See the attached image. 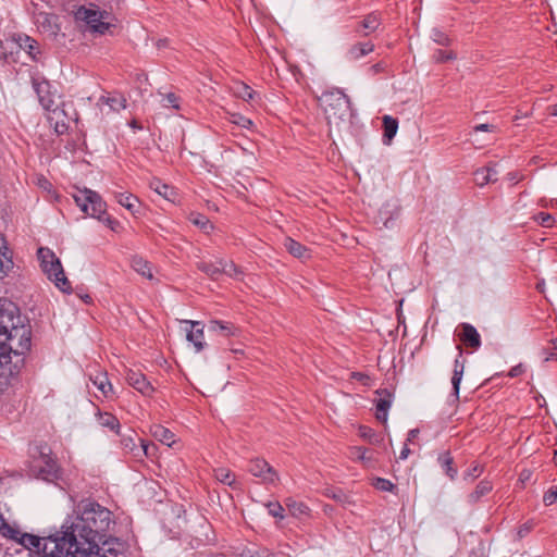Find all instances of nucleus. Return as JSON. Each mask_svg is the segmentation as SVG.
I'll return each instance as SVG.
<instances>
[{"mask_svg":"<svg viewBox=\"0 0 557 557\" xmlns=\"http://www.w3.org/2000/svg\"><path fill=\"white\" fill-rule=\"evenodd\" d=\"M161 102H162L163 107H166V108H174V109L180 108L178 98L173 92H169V94L162 96Z\"/></svg>","mask_w":557,"mask_h":557,"instance_id":"3c124183","label":"nucleus"},{"mask_svg":"<svg viewBox=\"0 0 557 557\" xmlns=\"http://www.w3.org/2000/svg\"><path fill=\"white\" fill-rule=\"evenodd\" d=\"M432 39L434 40V42H436L437 45H441V46H449L450 45L449 37L444 32H442L441 29H437V28H434L432 30Z\"/></svg>","mask_w":557,"mask_h":557,"instance_id":"49530a36","label":"nucleus"},{"mask_svg":"<svg viewBox=\"0 0 557 557\" xmlns=\"http://www.w3.org/2000/svg\"><path fill=\"white\" fill-rule=\"evenodd\" d=\"M360 437L369 441L371 444H380L383 441V437L376 435L375 432L369 426H360L359 428Z\"/></svg>","mask_w":557,"mask_h":557,"instance_id":"79ce46f5","label":"nucleus"},{"mask_svg":"<svg viewBox=\"0 0 557 557\" xmlns=\"http://www.w3.org/2000/svg\"><path fill=\"white\" fill-rule=\"evenodd\" d=\"M197 268L206 273L208 276H210L211 278H215L218 275L221 274V267L219 264V261L216 262H206V261H201V262H198L197 263Z\"/></svg>","mask_w":557,"mask_h":557,"instance_id":"f704fd0d","label":"nucleus"},{"mask_svg":"<svg viewBox=\"0 0 557 557\" xmlns=\"http://www.w3.org/2000/svg\"><path fill=\"white\" fill-rule=\"evenodd\" d=\"M190 221L195 225L199 226L200 228H202L205 231H207L208 228L212 227L209 219L207 216H205V215H201V214H196V215L191 214L190 215Z\"/></svg>","mask_w":557,"mask_h":557,"instance_id":"de8ad7c7","label":"nucleus"},{"mask_svg":"<svg viewBox=\"0 0 557 557\" xmlns=\"http://www.w3.org/2000/svg\"><path fill=\"white\" fill-rule=\"evenodd\" d=\"M96 416L97 421L101 426L107 428L116 434L120 432V421L115 416L110 412H101L100 410H98Z\"/></svg>","mask_w":557,"mask_h":557,"instance_id":"4be33fe9","label":"nucleus"},{"mask_svg":"<svg viewBox=\"0 0 557 557\" xmlns=\"http://www.w3.org/2000/svg\"><path fill=\"white\" fill-rule=\"evenodd\" d=\"M89 380L103 397L109 398L113 395V386L106 372L96 369L94 372L89 373Z\"/></svg>","mask_w":557,"mask_h":557,"instance_id":"4468645a","label":"nucleus"},{"mask_svg":"<svg viewBox=\"0 0 557 557\" xmlns=\"http://www.w3.org/2000/svg\"><path fill=\"white\" fill-rule=\"evenodd\" d=\"M221 274L224 273L232 277H238L242 273L233 261L219 260Z\"/></svg>","mask_w":557,"mask_h":557,"instance_id":"a19ab883","label":"nucleus"},{"mask_svg":"<svg viewBox=\"0 0 557 557\" xmlns=\"http://www.w3.org/2000/svg\"><path fill=\"white\" fill-rule=\"evenodd\" d=\"M116 201L129 211L134 210L135 203L138 202L137 197L132 194L117 193L115 195Z\"/></svg>","mask_w":557,"mask_h":557,"instance_id":"e433bc0d","label":"nucleus"},{"mask_svg":"<svg viewBox=\"0 0 557 557\" xmlns=\"http://www.w3.org/2000/svg\"><path fill=\"white\" fill-rule=\"evenodd\" d=\"M248 471L265 484H275L278 481L277 472L264 459L251 460Z\"/></svg>","mask_w":557,"mask_h":557,"instance_id":"9d476101","label":"nucleus"},{"mask_svg":"<svg viewBox=\"0 0 557 557\" xmlns=\"http://www.w3.org/2000/svg\"><path fill=\"white\" fill-rule=\"evenodd\" d=\"M492 491V484L488 481H481L475 490L469 495L471 503H476L482 496L486 495Z\"/></svg>","mask_w":557,"mask_h":557,"instance_id":"c9c22d12","label":"nucleus"},{"mask_svg":"<svg viewBox=\"0 0 557 557\" xmlns=\"http://www.w3.org/2000/svg\"><path fill=\"white\" fill-rule=\"evenodd\" d=\"M184 323L190 326V330L187 331L186 335L187 341L194 345L196 352H200L206 345L203 342L205 334L201 322L185 320Z\"/></svg>","mask_w":557,"mask_h":557,"instance_id":"f8f14e48","label":"nucleus"},{"mask_svg":"<svg viewBox=\"0 0 557 557\" xmlns=\"http://www.w3.org/2000/svg\"><path fill=\"white\" fill-rule=\"evenodd\" d=\"M149 185L151 189H153L157 194L166 199H169L170 196L172 195L171 187L168 186L166 184H163L160 180L153 178Z\"/></svg>","mask_w":557,"mask_h":557,"instance_id":"ea45409f","label":"nucleus"},{"mask_svg":"<svg viewBox=\"0 0 557 557\" xmlns=\"http://www.w3.org/2000/svg\"><path fill=\"white\" fill-rule=\"evenodd\" d=\"M432 58L435 62L441 63V62H445V61H449V60H455L456 53L451 50L437 49L434 51Z\"/></svg>","mask_w":557,"mask_h":557,"instance_id":"c03bdc74","label":"nucleus"},{"mask_svg":"<svg viewBox=\"0 0 557 557\" xmlns=\"http://www.w3.org/2000/svg\"><path fill=\"white\" fill-rule=\"evenodd\" d=\"M14 262L12 259V252L7 246L5 238L0 232V280L9 275L13 270Z\"/></svg>","mask_w":557,"mask_h":557,"instance_id":"2eb2a0df","label":"nucleus"},{"mask_svg":"<svg viewBox=\"0 0 557 557\" xmlns=\"http://www.w3.org/2000/svg\"><path fill=\"white\" fill-rule=\"evenodd\" d=\"M285 505L292 516L296 518H302L309 516L310 509L302 502H297L293 498H287Z\"/></svg>","mask_w":557,"mask_h":557,"instance_id":"a878e982","label":"nucleus"},{"mask_svg":"<svg viewBox=\"0 0 557 557\" xmlns=\"http://www.w3.org/2000/svg\"><path fill=\"white\" fill-rule=\"evenodd\" d=\"M321 104L331 123L344 121L350 112V100L341 89L326 90L320 97Z\"/></svg>","mask_w":557,"mask_h":557,"instance_id":"39448f33","label":"nucleus"},{"mask_svg":"<svg viewBox=\"0 0 557 557\" xmlns=\"http://www.w3.org/2000/svg\"><path fill=\"white\" fill-rule=\"evenodd\" d=\"M457 349L459 350V354H458V358L454 362V371H453V376H451L453 395L456 400L459 398L460 383H461L463 370H465V363L460 359L462 356V349L460 346H457Z\"/></svg>","mask_w":557,"mask_h":557,"instance_id":"aec40b11","label":"nucleus"},{"mask_svg":"<svg viewBox=\"0 0 557 557\" xmlns=\"http://www.w3.org/2000/svg\"><path fill=\"white\" fill-rule=\"evenodd\" d=\"M18 45L22 49H24L34 60L36 59V54L39 53L38 51V42L28 37H20L18 38Z\"/></svg>","mask_w":557,"mask_h":557,"instance_id":"2f4dec72","label":"nucleus"},{"mask_svg":"<svg viewBox=\"0 0 557 557\" xmlns=\"http://www.w3.org/2000/svg\"><path fill=\"white\" fill-rule=\"evenodd\" d=\"M126 381L132 387L144 395H148L153 389L151 384L147 381L146 376L143 373L134 370H128L126 372Z\"/></svg>","mask_w":557,"mask_h":557,"instance_id":"6ab92c4d","label":"nucleus"},{"mask_svg":"<svg viewBox=\"0 0 557 557\" xmlns=\"http://www.w3.org/2000/svg\"><path fill=\"white\" fill-rule=\"evenodd\" d=\"M40 17H42V18H44V22H47V23H49V24L51 23V20H52V18H55V16H54V15H49V14H40Z\"/></svg>","mask_w":557,"mask_h":557,"instance_id":"69168bd1","label":"nucleus"},{"mask_svg":"<svg viewBox=\"0 0 557 557\" xmlns=\"http://www.w3.org/2000/svg\"><path fill=\"white\" fill-rule=\"evenodd\" d=\"M62 535H54V536H48V537H38L33 534L23 533L18 529V534L15 537H10V541H13L23 547L27 548L30 553V557H34L37 554L44 555V547L45 543L48 540H61Z\"/></svg>","mask_w":557,"mask_h":557,"instance_id":"1a4fd4ad","label":"nucleus"},{"mask_svg":"<svg viewBox=\"0 0 557 557\" xmlns=\"http://www.w3.org/2000/svg\"><path fill=\"white\" fill-rule=\"evenodd\" d=\"M235 95L245 101H251L257 96L256 91L246 84H239L235 88Z\"/></svg>","mask_w":557,"mask_h":557,"instance_id":"58836bf2","label":"nucleus"},{"mask_svg":"<svg viewBox=\"0 0 557 557\" xmlns=\"http://www.w3.org/2000/svg\"><path fill=\"white\" fill-rule=\"evenodd\" d=\"M524 372V367L522 364H517L512 367L508 373L510 377H516L521 375Z\"/></svg>","mask_w":557,"mask_h":557,"instance_id":"5fc2aeb1","label":"nucleus"},{"mask_svg":"<svg viewBox=\"0 0 557 557\" xmlns=\"http://www.w3.org/2000/svg\"><path fill=\"white\" fill-rule=\"evenodd\" d=\"M374 486L383 492H393L396 488L395 484L383 478H377L374 482Z\"/></svg>","mask_w":557,"mask_h":557,"instance_id":"8fccbe9b","label":"nucleus"},{"mask_svg":"<svg viewBox=\"0 0 557 557\" xmlns=\"http://www.w3.org/2000/svg\"><path fill=\"white\" fill-rule=\"evenodd\" d=\"M131 264H132V268L134 269V271H136L137 273L141 274L143 276H145L149 280H152L153 275L151 272V267L147 260H145L141 257L136 256V257H133Z\"/></svg>","mask_w":557,"mask_h":557,"instance_id":"cd10ccee","label":"nucleus"},{"mask_svg":"<svg viewBox=\"0 0 557 557\" xmlns=\"http://www.w3.org/2000/svg\"><path fill=\"white\" fill-rule=\"evenodd\" d=\"M350 457L361 461L366 466H371L374 461L373 455L367 448L360 446L350 448Z\"/></svg>","mask_w":557,"mask_h":557,"instance_id":"c756f323","label":"nucleus"},{"mask_svg":"<svg viewBox=\"0 0 557 557\" xmlns=\"http://www.w3.org/2000/svg\"><path fill=\"white\" fill-rule=\"evenodd\" d=\"M71 557H110L113 555L112 549L107 552L98 546V542H72L71 540L64 541Z\"/></svg>","mask_w":557,"mask_h":557,"instance_id":"6e6552de","label":"nucleus"},{"mask_svg":"<svg viewBox=\"0 0 557 557\" xmlns=\"http://www.w3.org/2000/svg\"><path fill=\"white\" fill-rule=\"evenodd\" d=\"M40 268L47 277L62 292L72 290L71 283L65 276L62 263L55 253L46 247H40L37 251Z\"/></svg>","mask_w":557,"mask_h":557,"instance_id":"20e7f679","label":"nucleus"},{"mask_svg":"<svg viewBox=\"0 0 557 557\" xmlns=\"http://www.w3.org/2000/svg\"><path fill=\"white\" fill-rule=\"evenodd\" d=\"M152 436L164 445L171 447L175 443V435L163 425L156 424L151 426Z\"/></svg>","mask_w":557,"mask_h":557,"instance_id":"412c9836","label":"nucleus"},{"mask_svg":"<svg viewBox=\"0 0 557 557\" xmlns=\"http://www.w3.org/2000/svg\"><path fill=\"white\" fill-rule=\"evenodd\" d=\"M231 122L235 125H238V126H240L243 128H247V129H249L253 126V122L250 119H248L244 115L237 114V113H234L231 115Z\"/></svg>","mask_w":557,"mask_h":557,"instance_id":"a18cd8bd","label":"nucleus"},{"mask_svg":"<svg viewBox=\"0 0 557 557\" xmlns=\"http://www.w3.org/2000/svg\"><path fill=\"white\" fill-rule=\"evenodd\" d=\"M109 14L95 9L79 8L76 12V18L86 22V24L99 34L109 30L111 23L108 21Z\"/></svg>","mask_w":557,"mask_h":557,"instance_id":"0eeeda50","label":"nucleus"},{"mask_svg":"<svg viewBox=\"0 0 557 557\" xmlns=\"http://www.w3.org/2000/svg\"><path fill=\"white\" fill-rule=\"evenodd\" d=\"M481 472H482V468L476 465L465 475V479H467V478L474 479V478L479 476L481 474Z\"/></svg>","mask_w":557,"mask_h":557,"instance_id":"6e6d98bb","label":"nucleus"},{"mask_svg":"<svg viewBox=\"0 0 557 557\" xmlns=\"http://www.w3.org/2000/svg\"><path fill=\"white\" fill-rule=\"evenodd\" d=\"M376 394L379 395V398L375 399V417L379 421L385 424L387 422L388 409L393 403V395L387 389L377 391Z\"/></svg>","mask_w":557,"mask_h":557,"instance_id":"ddd939ff","label":"nucleus"},{"mask_svg":"<svg viewBox=\"0 0 557 557\" xmlns=\"http://www.w3.org/2000/svg\"><path fill=\"white\" fill-rule=\"evenodd\" d=\"M214 476L219 482H221L223 484H226L230 486H234L236 484L234 473L227 468L215 469Z\"/></svg>","mask_w":557,"mask_h":557,"instance_id":"72a5a7b5","label":"nucleus"},{"mask_svg":"<svg viewBox=\"0 0 557 557\" xmlns=\"http://www.w3.org/2000/svg\"><path fill=\"white\" fill-rule=\"evenodd\" d=\"M374 50V45L372 42H358L350 47L348 50V57L351 60H358Z\"/></svg>","mask_w":557,"mask_h":557,"instance_id":"b1692460","label":"nucleus"},{"mask_svg":"<svg viewBox=\"0 0 557 557\" xmlns=\"http://www.w3.org/2000/svg\"><path fill=\"white\" fill-rule=\"evenodd\" d=\"M379 26V16L374 13H371L362 20V22L360 23V27L357 30L362 32L363 35H369L370 33L374 32Z\"/></svg>","mask_w":557,"mask_h":557,"instance_id":"7c9ffc66","label":"nucleus"},{"mask_svg":"<svg viewBox=\"0 0 557 557\" xmlns=\"http://www.w3.org/2000/svg\"><path fill=\"white\" fill-rule=\"evenodd\" d=\"M99 101L108 104L112 111L116 112L126 108V99L122 96L101 97Z\"/></svg>","mask_w":557,"mask_h":557,"instance_id":"473e14b6","label":"nucleus"},{"mask_svg":"<svg viewBox=\"0 0 557 557\" xmlns=\"http://www.w3.org/2000/svg\"><path fill=\"white\" fill-rule=\"evenodd\" d=\"M496 178L488 176L487 166L479 169L474 172V182L478 186H484L491 182H495Z\"/></svg>","mask_w":557,"mask_h":557,"instance_id":"37998d69","label":"nucleus"},{"mask_svg":"<svg viewBox=\"0 0 557 557\" xmlns=\"http://www.w3.org/2000/svg\"><path fill=\"white\" fill-rule=\"evenodd\" d=\"M209 332L218 333L223 336H231L235 334V327L232 323L211 320L208 324Z\"/></svg>","mask_w":557,"mask_h":557,"instance_id":"bb28decb","label":"nucleus"},{"mask_svg":"<svg viewBox=\"0 0 557 557\" xmlns=\"http://www.w3.org/2000/svg\"><path fill=\"white\" fill-rule=\"evenodd\" d=\"M269 513L278 519L284 518V507L280 503H269L267 505Z\"/></svg>","mask_w":557,"mask_h":557,"instance_id":"603ef678","label":"nucleus"},{"mask_svg":"<svg viewBox=\"0 0 557 557\" xmlns=\"http://www.w3.org/2000/svg\"><path fill=\"white\" fill-rule=\"evenodd\" d=\"M461 332L459 333L460 341L473 349H478L481 346V336L476 329L469 323L460 324Z\"/></svg>","mask_w":557,"mask_h":557,"instance_id":"a211bd4d","label":"nucleus"},{"mask_svg":"<svg viewBox=\"0 0 557 557\" xmlns=\"http://www.w3.org/2000/svg\"><path fill=\"white\" fill-rule=\"evenodd\" d=\"M400 212V205L397 199L386 201L379 210V219L385 227H389L392 221H394Z\"/></svg>","mask_w":557,"mask_h":557,"instance_id":"f3484780","label":"nucleus"},{"mask_svg":"<svg viewBox=\"0 0 557 557\" xmlns=\"http://www.w3.org/2000/svg\"><path fill=\"white\" fill-rule=\"evenodd\" d=\"M487 171H488V176H490V177H494V178H496V180H497V174H498V173H497V171H496V169H495V166H494V165H488V166H487Z\"/></svg>","mask_w":557,"mask_h":557,"instance_id":"680f3d73","label":"nucleus"},{"mask_svg":"<svg viewBox=\"0 0 557 557\" xmlns=\"http://www.w3.org/2000/svg\"><path fill=\"white\" fill-rule=\"evenodd\" d=\"M30 326L18 307L0 298V391L10 386L24 364V355L30 349Z\"/></svg>","mask_w":557,"mask_h":557,"instance_id":"f257e3e1","label":"nucleus"},{"mask_svg":"<svg viewBox=\"0 0 557 557\" xmlns=\"http://www.w3.org/2000/svg\"><path fill=\"white\" fill-rule=\"evenodd\" d=\"M284 247L292 256H294L296 258L305 260L310 257L308 249L304 245L294 240L290 237H287L285 239Z\"/></svg>","mask_w":557,"mask_h":557,"instance_id":"5701e85b","label":"nucleus"},{"mask_svg":"<svg viewBox=\"0 0 557 557\" xmlns=\"http://www.w3.org/2000/svg\"><path fill=\"white\" fill-rule=\"evenodd\" d=\"M40 460L45 463L46 468L42 472L47 475H55L58 472V465L53 457L48 454L41 453Z\"/></svg>","mask_w":557,"mask_h":557,"instance_id":"4c0bfd02","label":"nucleus"},{"mask_svg":"<svg viewBox=\"0 0 557 557\" xmlns=\"http://www.w3.org/2000/svg\"><path fill=\"white\" fill-rule=\"evenodd\" d=\"M534 220L544 227H552L554 224V218L547 212H539Z\"/></svg>","mask_w":557,"mask_h":557,"instance_id":"09e8293b","label":"nucleus"},{"mask_svg":"<svg viewBox=\"0 0 557 557\" xmlns=\"http://www.w3.org/2000/svg\"><path fill=\"white\" fill-rule=\"evenodd\" d=\"M33 87L44 110L51 112L55 117L63 115V111L58 109L57 91L52 90L48 81L33 78Z\"/></svg>","mask_w":557,"mask_h":557,"instance_id":"423d86ee","label":"nucleus"},{"mask_svg":"<svg viewBox=\"0 0 557 557\" xmlns=\"http://www.w3.org/2000/svg\"><path fill=\"white\" fill-rule=\"evenodd\" d=\"M437 461L441 465V467L443 468V470L445 471V473L451 480H454L456 478V475H457V469L453 467L454 459L450 456V453L449 451H445V453L441 454L438 456V458H437Z\"/></svg>","mask_w":557,"mask_h":557,"instance_id":"c85d7f7f","label":"nucleus"},{"mask_svg":"<svg viewBox=\"0 0 557 557\" xmlns=\"http://www.w3.org/2000/svg\"><path fill=\"white\" fill-rule=\"evenodd\" d=\"M527 532H529V528H527V527L522 528V529L519 530V535L523 536Z\"/></svg>","mask_w":557,"mask_h":557,"instance_id":"338daca9","label":"nucleus"},{"mask_svg":"<svg viewBox=\"0 0 557 557\" xmlns=\"http://www.w3.org/2000/svg\"><path fill=\"white\" fill-rule=\"evenodd\" d=\"M74 513L62 525L64 541L100 542L115 524L111 510L89 498L78 502Z\"/></svg>","mask_w":557,"mask_h":557,"instance_id":"f03ea898","label":"nucleus"},{"mask_svg":"<svg viewBox=\"0 0 557 557\" xmlns=\"http://www.w3.org/2000/svg\"><path fill=\"white\" fill-rule=\"evenodd\" d=\"M122 444H123V447H124L125 450L134 451L135 443L133 442V440L131 437L123 438Z\"/></svg>","mask_w":557,"mask_h":557,"instance_id":"4d7b16f0","label":"nucleus"},{"mask_svg":"<svg viewBox=\"0 0 557 557\" xmlns=\"http://www.w3.org/2000/svg\"><path fill=\"white\" fill-rule=\"evenodd\" d=\"M495 126L491 124H479L474 126V132H493Z\"/></svg>","mask_w":557,"mask_h":557,"instance_id":"13d9d810","label":"nucleus"},{"mask_svg":"<svg viewBox=\"0 0 557 557\" xmlns=\"http://www.w3.org/2000/svg\"><path fill=\"white\" fill-rule=\"evenodd\" d=\"M418 433L419 431L417 429L410 430L408 433L407 441H412L418 435Z\"/></svg>","mask_w":557,"mask_h":557,"instance_id":"0e129e2a","label":"nucleus"},{"mask_svg":"<svg viewBox=\"0 0 557 557\" xmlns=\"http://www.w3.org/2000/svg\"><path fill=\"white\" fill-rule=\"evenodd\" d=\"M409 454H410V449L408 448L407 445H405L403 447V449L400 450L399 459H401V460L406 459L409 456Z\"/></svg>","mask_w":557,"mask_h":557,"instance_id":"052dcab7","label":"nucleus"},{"mask_svg":"<svg viewBox=\"0 0 557 557\" xmlns=\"http://www.w3.org/2000/svg\"><path fill=\"white\" fill-rule=\"evenodd\" d=\"M54 131L57 134H63L66 131V124L63 121L59 122V120L57 119V122L54 124Z\"/></svg>","mask_w":557,"mask_h":557,"instance_id":"bf43d9fd","label":"nucleus"},{"mask_svg":"<svg viewBox=\"0 0 557 557\" xmlns=\"http://www.w3.org/2000/svg\"><path fill=\"white\" fill-rule=\"evenodd\" d=\"M34 557H70L64 539L48 540L45 543L44 555L37 554Z\"/></svg>","mask_w":557,"mask_h":557,"instance_id":"dca6fc26","label":"nucleus"},{"mask_svg":"<svg viewBox=\"0 0 557 557\" xmlns=\"http://www.w3.org/2000/svg\"><path fill=\"white\" fill-rule=\"evenodd\" d=\"M384 144L388 145L397 133L398 121L391 115L383 116Z\"/></svg>","mask_w":557,"mask_h":557,"instance_id":"393cba45","label":"nucleus"},{"mask_svg":"<svg viewBox=\"0 0 557 557\" xmlns=\"http://www.w3.org/2000/svg\"><path fill=\"white\" fill-rule=\"evenodd\" d=\"M552 115L557 116V103L552 108Z\"/></svg>","mask_w":557,"mask_h":557,"instance_id":"774afa93","label":"nucleus"},{"mask_svg":"<svg viewBox=\"0 0 557 557\" xmlns=\"http://www.w3.org/2000/svg\"><path fill=\"white\" fill-rule=\"evenodd\" d=\"M557 499V488L550 487L543 497V502L546 506L553 505Z\"/></svg>","mask_w":557,"mask_h":557,"instance_id":"864d4df0","label":"nucleus"},{"mask_svg":"<svg viewBox=\"0 0 557 557\" xmlns=\"http://www.w3.org/2000/svg\"><path fill=\"white\" fill-rule=\"evenodd\" d=\"M73 198L83 212L91 218L102 221L112 231H117L120 222L110 216H103L106 214L107 206L99 194L91 189L84 188L77 189L73 195Z\"/></svg>","mask_w":557,"mask_h":557,"instance_id":"7ed1b4c3","label":"nucleus"},{"mask_svg":"<svg viewBox=\"0 0 557 557\" xmlns=\"http://www.w3.org/2000/svg\"><path fill=\"white\" fill-rule=\"evenodd\" d=\"M17 534L18 527L15 522H12L10 508L5 504L0 503V535L9 540Z\"/></svg>","mask_w":557,"mask_h":557,"instance_id":"9b49d317","label":"nucleus"},{"mask_svg":"<svg viewBox=\"0 0 557 557\" xmlns=\"http://www.w3.org/2000/svg\"><path fill=\"white\" fill-rule=\"evenodd\" d=\"M383 70V64L382 63H376L374 65L371 66V71L373 73H379Z\"/></svg>","mask_w":557,"mask_h":557,"instance_id":"e2e57ef3","label":"nucleus"}]
</instances>
